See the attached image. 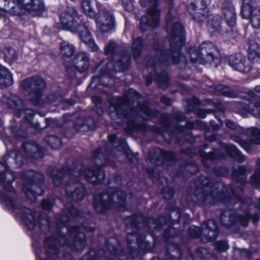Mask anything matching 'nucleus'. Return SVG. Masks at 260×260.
I'll list each match as a JSON object with an SVG mask.
<instances>
[{"mask_svg":"<svg viewBox=\"0 0 260 260\" xmlns=\"http://www.w3.org/2000/svg\"><path fill=\"white\" fill-rule=\"evenodd\" d=\"M110 66H112L110 62L106 63L105 65H99L98 68H100V74L92 77L91 84H92L97 81L98 83L105 86L112 85L114 75L113 71L110 69Z\"/></svg>","mask_w":260,"mask_h":260,"instance_id":"4be33fe9","label":"nucleus"},{"mask_svg":"<svg viewBox=\"0 0 260 260\" xmlns=\"http://www.w3.org/2000/svg\"><path fill=\"white\" fill-rule=\"evenodd\" d=\"M83 16L78 15L76 9L73 7H68L60 15V22L62 28L71 32L76 31L83 21Z\"/></svg>","mask_w":260,"mask_h":260,"instance_id":"2eb2a0df","label":"nucleus"},{"mask_svg":"<svg viewBox=\"0 0 260 260\" xmlns=\"http://www.w3.org/2000/svg\"><path fill=\"white\" fill-rule=\"evenodd\" d=\"M24 5L13 1L7 12L11 15H20L22 14V9H24Z\"/></svg>","mask_w":260,"mask_h":260,"instance_id":"de8ad7c7","label":"nucleus"},{"mask_svg":"<svg viewBox=\"0 0 260 260\" xmlns=\"http://www.w3.org/2000/svg\"><path fill=\"white\" fill-rule=\"evenodd\" d=\"M251 138L248 141L243 140L240 145L247 152H249L252 148V145H260V129L250 127L245 129L244 134Z\"/></svg>","mask_w":260,"mask_h":260,"instance_id":"393cba45","label":"nucleus"},{"mask_svg":"<svg viewBox=\"0 0 260 260\" xmlns=\"http://www.w3.org/2000/svg\"><path fill=\"white\" fill-rule=\"evenodd\" d=\"M18 3L24 5V9L33 16L40 15L45 10L43 0H18Z\"/></svg>","mask_w":260,"mask_h":260,"instance_id":"a878e982","label":"nucleus"},{"mask_svg":"<svg viewBox=\"0 0 260 260\" xmlns=\"http://www.w3.org/2000/svg\"><path fill=\"white\" fill-rule=\"evenodd\" d=\"M122 183V179L120 176L114 175L112 178L109 180L108 184L109 187L117 188L121 185Z\"/></svg>","mask_w":260,"mask_h":260,"instance_id":"13d9d810","label":"nucleus"},{"mask_svg":"<svg viewBox=\"0 0 260 260\" xmlns=\"http://www.w3.org/2000/svg\"><path fill=\"white\" fill-rule=\"evenodd\" d=\"M182 250L180 245L175 242L168 244L167 251L163 257L160 258L153 256L151 260H180Z\"/></svg>","mask_w":260,"mask_h":260,"instance_id":"bb28decb","label":"nucleus"},{"mask_svg":"<svg viewBox=\"0 0 260 260\" xmlns=\"http://www.w3.org/2000/svg\"><path fill=\"white\" fill-rule=\"evenodd\" d=\"M4 53V60L9 64H12L17 60V56L15 50L11 46L6 47Z\"/></svg>","mask_w":260,"mask_h":260,"instance_id":"a18cd8bd","label":"nucleus"},{"mask_svg":"<svg viewBox=\"0 0 260 260\" xmlns=\"http://www.w3.org/2000/svg\"><path fill=\"white\" fill-rule=\"evenodd\" d=\"M202 228V241L206 243L214 241L219 235V228L215 220L208 219L201 225Z\"/></svg>","mask_w":260,"mask_h":260,"instance_id":"412c9836","label":"nucleus"},{"mask_svg":"<svg viewBox=\"0 0 260 260\" xmlns=\"http://www.w3.org/2000/svg\"><path fill=\"white\" fill-rule=\"evenodd\" d=\"M22 177L24 180L22 192L31 202H35L36 196H42L44 193V175L39 172L27 170L23 172Z\"/></svg>","mask_w":260,"mask_h":260,"instance_id":"0eeeda50","label":"nucleus"},{"mask_svg":"<svg viewBox=\"0 0 260 260\" xmlns=\"http://www.w3.org/2000/svg\"><path fill=\"white\" fill-rule=\"evenodd\" d=\"M219 34L229 40L234 39L237 36V33L233 31L232 27L226 28L224 27Z\"/></svg>","mask_w":260,"mask_h":260,"instance_id":"69168bd1","label":"nucleus"},{"mask_svg":"<svg viewBox=\"0 0 260 260\" xmlns=\"http://www.w3.org/2000/svg\"><path fill=\"white\" fill-rule=\"evenodd\" d=\"M22 91L34 105H38L46 87L45 80L39 76H34L23 80L21 82Z\"/></svg>","mask_w":260,"mask_h":260,"instance_id":"f8f14e48","label":"nucleus"},{"mask_svg":"<svg viewBox=\"0 0 260 260\" xmlns=\"http://www.w3.org/2000/svg\"><path fill=\"white\" fill-rule=\"evenodd\" d=\"M143 219L142 216L136 214L124 218V222L127 230L131 231L128 232L126 236L127 249H121L119 241L115 238L110 237L106 241L109 252L118 260H127L128 257L134 258L137 256L139 251L136 245L142 250L149 251L151 249V243L145 240L146 233L151 232L145 231L147 229L140 224Z\"/></svg>","mask_w":260,"mask_h":260,"instance_id":"7ed1b4c3","label":"nucleus"},{"mask_svg":"<svg viewBox=\"0 0 260 260\" xmlns=\"http://www.w3.org/2000/svg\"><path fill=\"white\" fill-rule=\"evenodd\" d=\"M235 254L240 255V260H248L251 256V253L248 249L237 248L235 251Z\"/></svg>","mask_w":260,"mask_h":260,"instance_id":"e2e57ef3","label":"nucleus"},{"mask_svg":"<svg viewBox=\"0 0 260 260\" xmlns=\"http://www.w3.org/2000/svg\"><path fill=\"white\" fill-rule=\"evenodd\" d=\"M148 157L151 164L160 167L171 166L177 159L176 154L173 152L159 148L152 149L149 152Z\"/></svg>","mask_w":260,"mask_h":260,"instance_id":"dca6fc26","label":"nucleus"},{"mask_svg":"<svg viewBox=\"0 0 260 260\" xmlns=\"http://www.w3.org/2000/svg\"><path fill=\"white\" fill-rule=\"evenodd\" d=\"M143 46L144 41L141 37H139L134 40L131 51L135 60L137 59L141 55Z\"/></svg>","mask_w":260,"mask_h":260,"instance_id":"a19ab883","label":"nucleus"},{"mask_svg":"<svg viewBox=\"0 0 260 260\" xmlns=\"http://www.w3.org/2000/svg\"><path fill=\"white\" fill-rule=\"evenodd\" d=\"M206 8V4L204 0H195L190 4L189 13L195 21L202 23L206 20L208 12Z\"/></svg>","mask_w":260,"mask_h":260,"instance_id":"aec40b11","label":"nucleus"},{"mask_svg":"<svg viewBox=\"0 0 260 260\" xmlns=\"http://www.w3.org/2000/svg\"><path fill=\"white\" fill-rule=\"evenodd\" d=\"M73 126L76 131L85 132L95 129L96 123L91 117H84L77 119L73 123Z\"/></svg>","mask_w":260,"mask_h":260,"instance_id":"c85d7f7f","label":"nucleus"},{"mask_svg":"<svg viewBox=\"0 0 260 260\" xmlns=\"http://www.w3.org/2000/svg\"><path fill=\"white\" fill-rule=\"evenodd\" d=\"M231 190L233 194V197H229L232 200L233 199V206L231 207H228L230 210L223 211L220 215V221L222 225L225 228H234L233 230L234 233H237L240 231V227L237 226L239 223L240 225L244 227L247 228L248 225V215H243V214H239L235 210H231L233 207H235L236 204H239L237 196L239 197L234 189L231 187ZM227 207L228 206L224 204Z\"/></svg>","mask_w":260,"mask_h":260,"instance_id":"9d476101","label":"nucleus"},{"mask_svg":"<svg viewBox=\"0 0 260 260\" xmlns=\"http://www.w3.org/2000/svg\"><path fill=\"white\" fill-rule=\"evenodd\" d=\"M222 15L225 23L230 27H234L236 23V12L232 4L225 3L221 9Z\"/></svg>","mask_w":260,"mask_h":260,"instance_id":"c756f323","label":"nucleus"},{"mask_svg":"<svg viewBox=\"0 0 260 260\" xmlns=\"http://www.w3.org/2000/svg\"><path fill=\"white\" fill-rule=\"evenodd\" d=\"M26 158L41 159L43 157V151L40 146L29 143H24L22 145Z\"/></svg>","mask_w":260,"mask_h":260,"instance_id":"2f4dec72","label":"nucleus"},{"mask_svg":"<svg viewBox=\"0 0 260 260\" xmlns=\"http://www.w3.org/2000/svg\"><path fill=\"white\" fill-rule=\"evenodd\" d=\"M216 90L221 94L226 96L233 97L235 94L234 92L231 89L230 87L225 85H217L216 86Z\"/></svg>","mask_w":260,"mask_h":260,"instance_id":"5fc2aeb1","label":"nucleus"},{"mask_svg":"<svg viewBox=\"0 0 260 260\" xmlns=\"http://www.w3.org/2000/svg\"><path fill=\"white\" fill-rule=\"evenodd\" d=\"M199 154L201 157L202 162L207 168H209L212 161L219 158L222 155L219 150L214 149L209 153H207L203 149H199Z\"/></svg>","mask_w":260,"mask_h":260,"instance_id":"72a5a7b5","label":"nucleus"},{"mask_svg":"<svg viewBox=\"0 0 260 260\" xmlns=\"http://www.w3.org/2000/svg\"><path fill=\"white\" fill-rule=\"evenodd\" d=\"M73 32L77 33L81 40L88 45L91 51H96L98 50V46L95 44L92 38V35L89 31L88 26L87 25L86 22L84 21L77 28V30Z\"/></svg>","mask_w":260,"mask_h":260,"instance_id":"b1692460","label":"nucleus"},{"mask_svg":"<svg viewBox=\"0 0 260 260\" xmlns=\"http://www.w3.org/2000/svg\"><path fill=\"white\" fill-rule=\"evenodd\" d=\"M174 194V190L170 187H166L162 191V196L164 198L169 200L173 198Z\"/></svg>","mask_w":260,"mask_h":260,"instance_id":"774afa93","label":"nucleus"},{"mask_svg":"<svg viewBox=\"0 0 260 260\" xmlns=\"http://www.w3.org/2000/svg\"><path fill=\"white\" fill-rule=\"evenodd\" d=\"M237 200L239 203V207H235V208H239L240 210L245 211V214H243V215H249V216H248V221L250 219H251L254 223H257L259 219V215L257 214H254L252 215L249 211V210H250L252 206L251 204L252 202L251 199L247 197L244 199L241 197L237 196Z\"/></svg>","mask_w":260,"mask_h":260,"instance_id":"473e14b6","label":"nucleus"},{"mask_svg":"<svg viewBox=\"0 0 260 260\" xmlns=\"http://www.w3.org/2000/svg\"><path fill=\"white\" fill-rule=\"evenodd\" d=\"M197 255L202 260H214V256L209 252L207 248L200 247L197 250Z\"/></svg>","mask_w":260,"mask_h":260,"instance_id":"8fccbe9b","label":"nucleus"},{"mask_svg":"<svg viewBox=\"0 0 260 260\" xmlns=\"http://www.w3.org/2000/svg\"><path fill=\"white\" fill-rule=\"evenodd\" d=\"M257 8H253L249 0H243L242 8L241 10V15L243 19L250 20L253 17V12Z\"/></svg>","mask_w":260,"mask_h":260,"instance_id":"79ce46f5","label":"nucleus"},{"mask_svg":"<svg viewBox=\"0 0 260 260\" xmlns=\"http://www.w3.org/2000/svg\"><path fill=\"white\" fill-rule=\"evenodd\" d=\"M102 6H98V13H96L91 0H82V8L83 12L86 16L90 18L94 19L95 21L96 18L98 17L101 14L99 13V8Z\"/></svg>","mask_w":260,"mask_h":260,"instance_id":"4c0bfd02","label":"nucleus"},{"mask_svg":"<svg viewBox=\"0 0 260 260\" xmlns=\"http://www.w3.org/2000/svg\"><path fill=\"white\" fill-rule=\"evenodd\" d=\"M200 104V100L197 98L193 99V103L191 102H187V106L186 108V110L187 113H194V112H196V105Z\"/></svg>","mask_w":260,"mask_h":260,"instance_id":"338daca9","label":"nucleus"},{"mask_svg":"<svg viewBox=\"0 0 260 260\" xmlns=\"http://www.w3.org/2000/svg\"><path fill=\"white\" fill-rule=\"evenodd\" d=\"M60 235V239H58L59 242L69 248H74L77 251H83L86 245V239L84 233L80 231L78 226L61 227L58 229Z\"/></svg>","mask_w":260,"mask_h":260,"instance_id":"9b49d317","label":"nucleus"},{"mask_svg":"<svg viewBox=\"0 0 260 260\" xmlns=\"http://www.w3.org/2000/svg\"><path fill=\"white\" fill-rule=\"evenodd\" d=\"M60 50L61 54L67 57L72 56L75 52V47L67 42L61 43Z\"/></svg>","mask_w":260,"mask_h":260,"instance_id":"49530a36","label":"nucleus"},{"mask_svg":"<svg viewBox=\"0 0 260 260\" xmlns=\"http://www.w3.org/2000/svg\"><path fill=\"white\" fill-rule=\"evenodd\" d=\"M199 182L201 186H198L194 189L193 200L202 208H208L217 202L229 207L233 205V199L228 196L229 187L222 182H214L212 178L205 175H201Z\"/></svg>","mask_w":260,"mask_h":260,"instance_id":"39448f33","label":"nucleus"},{"mask_svg":"<svg viewBox=\"0 0 260 260\" xmlns=\"http://www.w3.org/2000/svg\"><path fill=\"white\" fill-rule=\"evenodd\" d=\"M212 43L210 42H203L199 47L198 51L195 50L193 48H187V52L190 55V60L192 63H203L205 61V54L204 52V49H209L212 47Z\"/></svg>","mask_w":260,"mask_h":260,"instance_id":"cd10ccee","label":"nucleus"},{"mask_svg":"<svg viewBox=\"0 0 260 260\" xmlns=\"http://www.w3.org/2000/svg\"><path fill=\"white\" fill-rule=\"evenodd\" d=\"M55 119H52L51 118H45L44 119L45 123V125L42 126L40 124V122H37L34 124V127L36 129H45V128L48 127L49 126H54V123L55 122Z\"/></svg>","mask_w":260,"mask_h":260,"instance_id":"052dcab7","label":"nucleus"},{"mask_svg":"<svg viewBox=\"0 0 260 260\" xmlns=\"http://www.w3.org/2000/svg\"><path fill=\"white\" fill-rule=\"evenodd\" d=\"M73 62L75 68L81 73L85 72L89 66V57L84 52L77 53Z\"/></svg>","mask_w":260,"mask_h":260,"instance_id":"f704fd0d","label":"nucleus"},{"mask_svg":"<svg viewBox=\"0 0 260 260\" xmlns=\"http://www.w3.org/2000/svg\"><path fill=\"white\" fill-rule=\"evenodd\" d=\"M255 172L250 178V183L253 185L256 184L260 179V158L257 160Z\"/></svg>","mask_w":260,"mask_h":260,"instance_id":"6e6d98bb","label":"nucleus"},{"mask_svg":"<svg viewBox=\"0 0 260 260\" xmlns=\"http://www.w3.org/2000/svg\"><path fill=\"white\" fill-rule=\"evenodd\" d=\"M100 16L96 18L97 26L102 32H107L112 29L115 25V20L112 12L101 6L99 8Z\"/></svg>","mask_w":260,"mask_h":260,"instance_id":"6ab92c4d","label":"nucleus"},{"mask_svg":"<svg viewBox=\"0 0 260 260\" xmlns=\"http://www.w3.org/2000/svg\"><path fill=\"white\" fill-rule=\"evenodd\" d=\"M198 170L199 167L197 164L190 158L180 165L179 169V172L183 174H194Z\"/></svg>","mask_w":260,"mask_h":260,"instance_id":"58836bf2","label":"nucleus"},{"mask_svg":"<svg viewBox=\"0 0 260 260\" xmlns=\"http://www.w3.org/2000/svg\"><path fill=\"white\" fill-rule=\"evenodd\" d=\"M231 179L240 184L241 186L238 187L236 189L234 188L231 186L229 187V192L228 194L233 197V194L231 190V187L234 189L236 193L238 196L244 192L243 185L247 184L248 181L247 180V168L245 165L234 166L232 168L231 173Z\"/></svg>","mask_w":260,"mask_h":260,"instance_id":"f3484780","label":"nucleus"},{"mask_svg":"<svg viewBox=\"0 0 260 260\" xmlns=\"http://www.w3.org/2000/svg\"><path fill=\"white\" fill-rule=\"evenodd\" d=\"M190 236L194 239L200 238L202 241V228L201 229L197 226L191 225L188 230Z\"/></svg>","mask_w":260,"mask_h":260,"instance_id":"4d7b16f0","label":"nucleus"},{"mask_svg":"<svg viewBox=\"0 0 260 260\" xmlns=\"http://www.w3.org/2000/svg\"><path fill=\"white\" fill-rule=\"evenodd\" d=\"M249 58L241 53L231 55L228 58V63L234 70L242 73L248 72L252 68L251 59L260 63V44L253 43L249 46Z\"/></svg>","mask_w":260,"mask_h":260,"instance_id":"6e6552de","label":"nucleus"},{"mask_svg":"<svg viewBox=\"0 0 260 260\" xmlns=\"http://www.w3.org/2000/svg\"><path fill=\"white\" fill-rule=\"evenodd\" d=\"M140 97L135 90L129 89L123 98H117L110 103L109 115L113 120L123 117L128 120L125 132L128 133L151 131L161 135L164 130L173 139L177 133H183L185 127L176 123L173 126L174 120L183 121L185 116L183 112L174 111L172 114L160 113L150 108V104L144 101L138 104V108L132 107V102Z\"/></svg>","mask_w":260,"mask_h":260,"instance_id":"f257e3e1","label":"nucleus"},{"mask_svg":"<svg viewBox=\"0 0 260 260\" xmlns=\"http://www.w3.org/2000/svg\"><path fill=\"white\" fill-rule=\"evenodd\" d=\"M224 123L227 127L232 130H237L241 135H243L244 131H245L246 129L239 126L236 122L230 119H225Z\"/></svg>","mask_w":260,"mask_h":260,"instance_id":"603ef678","label":"nucleus"},{"mask_svg":"<svg viewBox=\"0 0 260 260\" xmlns=\"http://www.w3.org/2000/svg\"><path fill=\"white\" fill-rule=\"evenodd\" d=\"M4 161L10 167L14 163L16 168H19L23 164L24 158L21 152L18 150L7 151L3 156Z\"/></svg>","mask_w":260,"mask_h":260,"instance_id":"7c9ffc66","label":"nucleus"},{"mask_svg":"<svg viewBox=\"0 0 260 260\" xmlns=\"http://www.w3.org/2000/svg\"><path fill=\"white\" fill-rule=\"evenodd\" d=\"M109 141L101 147L95 150L92 155V166L84 167L82 164L74 163L72 167L54 168L51 172V178L54 185L58 187L67 176H70L66 186V193L68 197L75 201H81L85 196L83 183L79 177H84L90 183L102 182L105 174L102 168L106 165L114 168L117 157L122 151H125L127 144L124 139H118L115 135L108 136Z\"/></svg>","mask_w":260,"mask_h":260,"instance_id":"f03ea898","label":"nucleus"},{"mask_svg":"<svg viewBox=\"0 0 260 260\" xmlns=\"http://www.w3.org/2000/svg\"><path fill=\"white\" fill-rule=\"evenodd\" d=\"M67 212L73 217H76L79 214V211L72 205V203H68L66 206V209L55 216L56 222L51 223V224L58 229L68 227L70 218Z\"/></svg>","mask_w":260,"mask_h":260,"instance_id":"5701e85b","label":"nucleus"},{"mask_svg":"<svg viewBox=\"0 0 260 260\" xmlns=\"http://www.w3.org/2000/svg\"><path fill=\"white\" fill-rule=\"evenodd\" d=\"M14 116L25 119L28 123L24 122L22 125V127L20 128L19 125H11L10 127L11 131L14 136L19 138H25L27 137V132L26 131V125H32L34 126L35 123L32 122V118L34 116V111L28 109H22L16 112L14 114Z\"/></svg>","mask_w":260,"mask_h":260,"instance_id":"a211bd4d","label":"nucleus"},{"mask_svg":"<svg viewBox=\"0 0 260 260\" xmlns=\"http://www.w3.org/2000/svg\"><path fill=\"white\" fill-rule=\"evenodd\" d=\"M13 82L12 75L9 70L0 64V87H8Z\"/></svg>","mask_w":260,"mask_h":260,"instance_id":"c9c22d12","label":"nucleus"},{"mask_svg":"<svg viewBox=\"0 0 260 260\" xmlns=\"http://www.w3.org/2000/svg\"><path fill=\"white\" fill-rule=\"evenodd\" d=\"M22 210V212L20 214L28 230H33L38 222L40 230L43 233L47 234L49 232L52 233L51 236L46 238L44 241V246L47 256L51 260L56 259L59 253V245H63L58 239V237L60 239L58 228L51 224L48 216L44 212L38 214L36 212H32L27 208H24Z\"/></svg>","mask_w":260,"mask_h":260,"instance_id":"20e7f679","label":"nucleus"},{"mask_svg":"<svg viewBox=\"0 0 260 260\" xmlns=\"http://www.w3.org/2000/svg\"><path fill=\"white\" fill-rule=\"evenodd\" d=\"M137 198L132 193L126 194L121 190L109 191L96 193L93 196V207L96 211L103 214L111 207L127 208L133 206Z\"/></svg>","mask_w":260,"mask_h":260,"instance_id":"423d86ee","label":"nucleus"},{"mask_svg":"<svg viewBox=\"0 0 260 260\" xmlns=\"http://www.w3.org/2000/svg\"><path fill=\"white\" fill-rule=\"evenodd\" d=\"M250 22L253 27L260 28V7L255 9L253 12V17Z\"/></svg>","mask_w":260,"mask_h":260,"instance_id":"864d4df0","label":"nucleus"},{"mask_svg":"<svg viewBox=\"0 0 260 260\" xmlns=\"http://www.w3.org/2000/svg\"><path fill=\"white\" fill-rule=\"evenodd\" d=\"M213 172L216 176L226 177L229 175L230 170L225 167H214L213 168Z\"/></svg>","mask_w":260,"mask_h":260,"instance_id":"680f3d73","label":"nucleus"},{"mask_svg":"<svg viewBox=\"0 0 260 260\" xmlns=\"http://www.w3.org/2000/svg\"><path fill=\"white\" fill-rule=\"evenodd\" d=\"M141 5L147 7L148 15L143 16L140 20V28L142 31L148 26L156 28L159 23L160 10L157 7V0H140Z\"/></svg>","mask_w":260,"mask_h":260,"instance_id":"ddd939ff","label":"nucleus"},{"mask_svg":"<svg viewBox=\"0 0 260 260\" xmlns=\"http://www.w3.org/2000/svg\"><path fill=\"white\" fill-rule=\"evenodd\" d=\"M104 53L111 57L112 66L115 72H123L128 69L131 61L128 49L110 41L105 47Z\"/></svg>","mask_w":260,"mask_h":260,"instance_id":"1a4fd4ad","label":"nucleus"},{"mask_svg":"<svg viewBox=\"0 0 260 260\" xmlns=\"http://www.w3.org/2000/svg\"><path fill=\"white\" fill-rule=\"evenodd\" d=\"M63 100L61 93L59 91L51 92L47 96L48 102L55 104L56 105Z\"/></svg>","mask_w":260,"mask_h":260,"instance_id":"3c124183","label":"nucleus"},{"mask_svg":"<svg viewBox=\"0 0 260 260\" xmlns=\"http://www.w3.org/2000/svg\"><path fill=\"white\" fill-rule=\"evenodd\" d=\"M208 29L212 33L217 32L220 34L224 26L221 25L220 22L218 20L217 17H214L210 19L207 22Z\"/></svg>","mask_w":260,"mask_h":260,"instance_id":"c03bdc74","label":"nucleus"},{"mask_svg":"<svg viewBox=\"0 0 260 260\" xmlns=\"http://www.w3.org/2000/svg\"><path fill=\"white\" fill-rule=\"evenodd\" d=\"M224 149L229 156L238 162L242 163L245 161V156L242 154L236 146L233 144L226 145L224 146Z\"/></svg>","mask_w":260,"mask_h":260,"instance_id":"e433bc0d","label":"nucleus"},{"mask_svg":"<svg viewBox=\"0 0 260 260\" xmlns=\"http://www.w3.org/2000/svg\"><path fill=\"white\" fill-rule=\"evenodd\" d=\"M180 214L179 211H173L168 217L161 216L158 217L156 220L153 218H149L146 221L145 218L143 217V220L140 221V224L142 226H145L147 229L145 231L153 232L155 231H159L163 228L164 226L168 224L169 222L173 224H176L179 222Z\"/></svg>","mask_w":260,"mask_h":260,"instance_id":"4468645a","label":"nucleus"},{"mask_svg":"<svg viewBox=\"0 0 260 260\" xmlns=\"http://www.w3.org/2000/svg\"><path fill=\"white\" fill-rule=\"evenodd\" d=\"M106 251L103 249H99L97 252L93 249H90L88 253L84 256V260H112L106 255Z\"/></svg>","mask_w":260,"mask_h":260,"instance_id":"ea45409f","label":"nucleus"},{"mask_svg":"<svg viewBox=\"0 0 260 260\" xmlns=\"http://www.w3.org/2000/svg\"><path fill=\"white\" fill-rule=\"evenodd\" d=\"M6 103L10 108L17 109L18 111L24 106L23 101L15 94L11 95L7 100Z\"/></svg>","mask_w":260,"mask_h":260,"instance_id":"37998d69","label":"nucleus"},{"mask_svg":"<svg viewBox=\"0 0 260 260\" xmlns=\"http://www.w3.org/2000/svg\"><path fill=\"white\" fill-rule=\"evenodd\" d=\"M214 50L215 48L213 44L212 47H210L209 49H204V52L205 54V61L211 62L215 60V57L213 53Z\"/></svg>","mask_w":260,"mask_h":260,"instance_id":"0e129e2a","label":"nucleus"},{"mask_svg":"<svg viewBox=\"0 0 260 260\" xmlns=\"http://www.w3.org/2000/svg\"><path fill=\"white\" fill-rule=\"evenodd\" d=\"M179 231L172 226H169L165 230L164 233V237L165 240H168L171 237H174L178 236Z\"/></svg>","mask_w":260,"mask_h":260,"instance_id":"bf43d9fd","label":"nucleus"},{"mask_svg":"<svg viewBox=\"0 0 260 260\" xmlns=\"http://www.w3.org/2000/svg\"><path fill=\"white\" fill-rule=\"evenodd\" d=\"M45 140L53 149H59L61 145L60 139L55 135L48 136L46 137Z\"/></svg>","mask_w":260,"mask_h":260,"instance_id":"09e8293b","label":"nucleus"}]
</instances>
